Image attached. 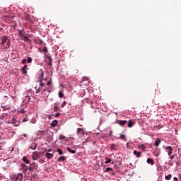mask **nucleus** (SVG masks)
Returning a JSON list of instances; mask_svg holds the SVG:
<instances>
[{
  "mask_svg": "<svg viewBox=\"0 0 181 181\" xmlns=\"http://www.w3.org/2000/svg\"><path fill=\"white\" fill-rule=\"evenodd\" d=\"M32 158H33V160H37V159H39V158H40V153L37 152V151H34L32 153Z\"/></svg>",
  "mask_w": 181,
  "mask_h": 181,
  "instance_id": "f257e3e1",
  "label": "nucleus"
},
{
  "mask_svg": "<svg viewBox=\"0 0 181 181\" xmlns=\"http://www.w3.org/2000/svg\"><path fill=\"white\" fill-rule=\"evenodd\" d=\"M37 168H39V166L37 165L36 163L33 162L30 165L29 170L30 172H33V170H35V169H37Z\"/></svg>",
  "mask_w": 181,
  "mask_h": 181,
  "instance_id": "f03ea898",
  "label": "nucleus"
},
{
  "mask_svg": "<svg viewBox=\"0 0 181 181\" xmlns=\"http://www.w3.org/2000/svg\"><path fill=\"white\" fill-rule=\"evenodd\" d=\"M165 151H166V152H168V156H170V155H171V153H172L173 149L172 148V146H167V147L165 148Z\"/></svg>",
  "mask_w": 181,
  "mask_h": 181,
  "instance_id": "7ed1b4c3",
  "label": "nucleus"
},
{
  "mask_svg": "<svg viewBox=\"0 0 181 181\" xmlns=\"http://www.w3.org/2000/svg\"><path fill=\"white\" fill-rule=\"evenodd\" d=\"M21 169L23 170V172H27L29 170V167H28V165H26L25 163H22Z\"/></svg>",
  "mask_w": 181,
  "mask_h": 181,
  "instance_id": "20e7f679",
  "label": "nucleus"
},
{
  "mask_svg": "<svg viewBox=\"0 0 181 181\" xmlns=\"http://www.w3.org/2000/svg\"><path fill=\"white\" fill-rule=\"evenodd\" d=\"M8 40H8V37L7 36H3L1 37V45H5V43H6Z\"/></svg>",
  "mask_w": 181,
  "mask_h": 181,
  "instance_id": "39448f33",
  "label": "nucleus"
},
{
  "mask_svg": "<svg viewBox=\"0 0 181 181\" xmlns=\"http://www.w3.org/2000/svg\"><path fill=\"white\" fill-rule=\"evenodd\" d=\"M16 177L17 179V181H22V179H23V174L18 173L17 175H16Z\"/></svg>",
  "mask_w": 181,
  "mask_h": 181,
  "instance_id": "423d86ee",
  "label": "nucleus"
},
{
  "mask_svg": "<svg viewBox=\"0 0 181 181\" xmlns=\"http://www.w3.org/2000/svg\"><path fill=\"white\" fill-rule=\"evenodd\" d=\"M133 153H134V154L135 155V156H136L137 158H141V155H142V152H141V151L137 152L136 150H134V151H133Z\"/></svg>",
  "mask_w": 181,
  "mask_h": 181,
  "instance_id": "0eeeda50",
  "label": "nucleus"
},
{
  "mask_svg": "<svg viewBox=\"0 0 181 181\" xmlns=\"http://www.w3.org/2000/svg\"><path fill=\"white\" fill-rule=\"evenodd\" d=\"M26 69H28V65H24V66L21 68L22 74H27L28 71H26Z\"/></svg>",
  "mask_w": 181,
  "mask_h": 181,
  "instance_id": "6e6552de",
  "label": "nucleus"
},
{
  "mask_svg": "<svg viewBox=\"0 0 181 181\" xmlns=\"http://www.w3.org/2000/svg\"><path fill=\"white\" fill-rule=\"evenodd\" d=\"M22 160L25 162V163H27V165H29V163H30V161L29 160V159H28V157L26 156H23L22 158Z\"/></svg>",
  "mask_w": 181,
  "mask_h": 181,
  "instance_id": "1a4fd4ad",
  "label": "nucleus"
},
{
  "mask_svg": "<svg viewBox=\"0 0 181 181\" xmlns=\"http://www.w3.org/2000/svg\"><path fill=\"white\" fill-rule=\"evenodd\" d=\"M16 122V120L15 119V117H13V119L11 120L8 119L6 122V124H15Z\"/></svg>",
  "mask_w": 181,
  "mask_h": 181,
  "instance_id": "9d476101",
  "label": "nucleus"
},
{
  "mask_svg": "<svg viewBox=\"0 0 181 181\" xmlns=\"http://www.w3.org/2000/svg\"><path fill=\"white\" fill-rule=\"evenodd\" d=\"M76 134L79 135L80 134H84V130L82 128H78Z\"/></svg>",
  "mask_w": 181,
  "mask_h": 181,
  "instance_id": "9b49d317",
  "label": "nucleus"
},
{
  "mask_svg": "<svg viewBox=\"0 0 181 181\" xmlns=\"http://www.w3.org/2000/svg\"><path fill=\"white\" fill-rule=\"evenodd\" d=\"M64 160H66V157L64 156H60L57 158L58 162H64Z\"/></svg>",
  "mask_w": 181,
  "mask_h": 181,
  "instance_id": "f8f14e48",
  "label": "nucleus"
},
{
  "mask_svg": "<svg viewBox=\"0 0 181 181\" xmlns=\"http://www.w3.org/2000/svg\"><path fill=\"white\" fill-rule=\"evenodd\" d=\"M147 163L153 165H155V161L152 158H148Z\"/></svg>",
  "mask_w": 181,
  "mask_h": 181,
  "instance_id": "ddd939ff",
  "label": "nucleus"
},
{
  "mask_svg": "<svg viewBox=\"0 0 181 181\" xmlns=\"http://www.w3.org/2000/svg\"><path fill=\"white\" fill-rule=\"evenodd\" d=\"M127 120H119V124L121 127H124L127 124Z\"/></svg>",
  "mask_w": 181,
  "mask_h": 181,
  "instance_id": "4468645a",
  "label": "nucleus"
},
{
  "mask_svg": "<svg viewBox=\"0 0 181 181\" xmlns=\"http://www.w3.org/2000/svg\"><path fill=\"white\" fill-rule=\"evenodd\" d=\"M45 156L47 158V159H52V158H53V154L50 153H46Z\"/></svg>",
  "mask_w": 181,
  "mask_h": 181,
  "instance_id": "2eb2a0df",
  "label": "nucleus"
},
{
  "mask_svg": "<svg viewBox=\"0 0 181 181\" xmlns=\"http://www.w3.org/2000/svg\"><path fill=\"white\" fill-rule=\"evenodd\" d=\"M6 43V46L4 47V49H9L11 47V41L8 40Z\"/></svg>",
  "mask_w": 181,
  "mask_h": 181,
  "instance_id": "dca6fc26",
  "label": "nucleus"
},
{
  "mask_svg": "<svg viewBox=\"0 0 181 181\" xmlns=\"http://www.w3.org/2000/svg\"><path fill=\"white\" fill-rule=\"evenodd\" d=\"M47 59H48V66H52V57L47 56Z\"/></svg>",
  "mask_w": 181,
  "mask_h": 181,
  "instance_id": "f3484780",
  "label": "nucleus"
},
{
  "mask_svg": "<svg viewBox=\"0 0 181 181\" xmlns=\"http://www.w3.org/2000/svg\"><path fill=\"white\" fill-rule=\"evenodd\" d=\"M58 122L57 120L54 119L52 123H51V127H53V128H54V127H56V125H57Z\"/></svg>",
  "mask_w": 181,
  "mask_h": 181,
  "instance_id": "a211bd4d",
  "label": "nucleus"
},
{
  "mask_svg": "<svg viewBox=\"0 0 181 181\" xmlns=\"http://www.w3.org/2000/svg\"><path fill=\"white\" fill-rule=\"evenodd\" d=\"M161 141L159 139H156L155 141V146H159V144H160Z\"/></svg>",
  "mask_w": 181,
  "mask_h": 181,
  "instance_id": "6ab92c4d",
  "label": "nucleus"
},
{
  "mask_svg": "<svg viewBox=\"0 0 181 181\" xmlns=\"http://www.w3.org/2000/svg\"><path fill=\"white\" fill-rule=\"evenodd\" d=\"M134 125V122L131 120L129 121L127 127L128 128H132V126Z\"/></svg>",
  "mask_w": 181,
  "mask_h": 181,
  "instance_id": "aec40b11",
  "label": "nucleus"
},
{
  "mask_svg": "<svg viewBox=\"0 0 181 181\" xmlns=\"http://www.w3.org/2000/svg\"><path fill=\"white\" fill-rule=\"evenodd\" d=\"M36 147H37L36 143H32V144L30 146V149L35 150V149H36Z\"/></svg>",
  "mask_w": 181,
  "mask_h": 181,
  "instance_id": "412c9836",
  "label": "nucleus"
},
{
  "mask_svg": "<svg viewBox=\"0 0 181 181\" xmlns=\"http://www.w3.org/2000/svg\"><path fill=\"white\" fill-rule=\"evenodd\" d=\"M119 139H122V141H127V137L125 136L124 134H121L119 136Z\"/></svg>",
  "mask_w": 181,
  "mask_h": 181,
  "instance_id": "4be33fe9",
  "label": "nucleus"
},
{
  "mask_svg": "<svg viewBox=\"0 0 181 181\" xmlns=\"http://www.w3.org/2000/svg\"><path fill=\"white\" fill-rule=\"evenodd\" d=\"M165 180H170V179H172V174H170L168 175H165Z\"/></svg>",
  "mask_w": 181,
  "mask_h": 181,
  "instance_id": "5701e85b",
  "label": "nucleus"
},
{
  "mask_svg": "<svg viewBox=\"0 0 181 181\" xmlns=\"http://www.w3.org/2000/svg\"><path fill=\"white\" fill-rule=\"evenodd\" d=\"M54 111L55 112H57L59 111V107H57V105H56V103H54Z\"/></svg>",
  "mask_w": 181,
  "mask_h": 181,
  "instance_id": "b1692460",
  "label": "nucleus"
},
{
  "mask_svg": "<svg viewBox=\"0 0 181 181\" xmlns=\"http://www.w3.org/2000/svg\"><path fill=\"white\" fill-rule=\"evenodd\" d=\"M66 149H67L68 152H70L71 153H76V151L71 150L70 148V147H67Z\"/></svg>",
  "mask_w": 181,
  "mask_h": 181,
  "instance_id": "393cba45",
  "label": "nucleus"
},
{
  "mask_svg": "<svg viewBox=\"0 0 181 181\" xmlns=\"http://www.w3.org/2000/svg\"><path fill=\"white\" fill-rule=\"evenodd\" d=\"M23 40H25V42H29V37H28V35H24V37H23Z\"/></svg>",
  "mask_w": 181,
  "mask_h": 181,
  "instance_id": "a878e982",
  "label": "nucleus"
},
{
  "mask_svg": "<svg viewBox=\"0 0 181 181\" xmlns=\"http://www.w3.org/2000/svg\"><path fill=\"white\" fill-rule=\"evenodd\" d=\"M11 181H18L17 178H16V175H13L11 177Z\"/></svg>",
  "mask_w": 181,
  "mask_h": 181,
  "instance_id": "bb28decb",
  "label": "nucleus"
},
{
  "mask_svg": "<svg viewBox=\"0 0 181 181\" xmlns=\"http://www.w3.org/2000/svg\"><path fill=\"white\" fill-rule=\"evenodd\" d=\"M58 95L59 98H63V97H64V94L62 92H59Z\"/></svg>",
  "mask_w": 181,
  "mask_h": 181,
  "instance_id": "cd10ccee",
  "label": "nucleus"
},
{
  "mask_svg": "<svg viewBox=\"0 0 181 181\" xmlns=\"http://www.w3.org/2000/svg\"><path fill=\"white\" fill-rule=\"evenodd\" d=\"M59 139H60V141H63V140L66 139V136H64L63 134H60Z\"/></svg>",
  "mask_w": 181,
  "mask_h": 181,
  "instance_id": "c85d7f7f",
  "label": "nucleus"
},
{
  "mask_svg": "<svg viewBox=\"0 0 181 181\" xmlns=\"http://www.w3.org/2000/svg\"><path fill=\"white\" fill-rule=\"evenodd\" d=\"M18 36H19V37L23 38L25 35V34H23V33L20 32V33H18Z\"/></svg>",
  "mask_w": 181,
  "mask_h": 181,
  "instance_id": "c756f323",
  "label": "nucleus"
},
{
  "mask_svg": "<svg viewBox=\"0 0 181 181\" xmlns=\"http://www.w3.org/2000/svg\"><path fill=\"white\" fill-rule=\"evenodd\" d=\"M105 159H106V161L105 162V163H106V164L110 163V162L112 160L111 158H106Z\"/></svg>",
  "mask_w": 181,
  "mask_h": 181,
  "instance_id": "7c9ffc66",
  "label": "nucleus"
},
{
  "mask_svg": "<svg viewBox=\"0 0 181 181\" xmlns=\"http://www.w3.org/2000/svg\"><path fill=\"white\" fill-rule=\"evenodd\" d=\"M57 151L59 155H63V151H62V149L58 148Z\"/></svg>",
  "mask_w": 181,
  "mask_h": 181,
  "instance_id": "2f4dec72",
  "label": "nucleus"
},
{
  "mask_svg": "<svg viewBox=\"0 0 181 181\" xmlns=\"http://www.w3.org/2000/svg\"><path fill=\"white\" fill-rule=\"evenodd\" d=\"M110 148H111V150L112 151V150L115 149V148H117V146L115 144H112L110 146Z\"/></svg>",
  "mask_w": 181,
  "mask_h": 181,
  "instance_id": "473e14b6",
  "label": "nucleus"
},
{
  "mask_svg": "<svg viewBox=\"0 0 181 181\" xmlns=\"http://www.w3.org/2000/svg\"><path fill=\"white\" fill-rule=\"evenodd\" d=\"M28 63H32V57H29L27 60Z\"/></svg>",
  "mask_w": 181,
  "mask_h": 181,
  "instance_id": "72a5a7b5",
  "label": "nucleus"
},
{
  "mask_svg": "<svg viewBox=\"0 0 181 181\" xmlns=\"http://www.w3.org/2000/svg\"><path fill=\"white\" fill-rule=\"evenodd\" d=\"M25 99L28 100V103H29V101H30V96L27 95V96L25 97Z\"/></svg>",
  "mask_w": 181,
  "mask_h": 181,
  "instance_id": "f704fd0d",
  "label": "nucleus"
},
{
  "mask_svg": "<svg viewBox=\"0 0 181 181\" xmlns=\"http://www.w3.org/2000/svg\"><path fill=\"white\" fill-rule=\"evenodd\" d=\"M66 101H64L62 105H61V107L63 108V107H64L66 105Z\"/></svg>",
  "mask_w": 181,
  "mask_h": 181,
  "instance_id": "c9c22d12",
  "label": "nucleus"
},
{
  "mask_svg": "<svg viewBox=\"0 0 181 181\" xmlns=\"http://www.w3.org/2000/svg\"><path fill=\"white\" fill-rule=\"evenodd\" d=\"M110 170H112V168H107L105 169V172H110Z\"/></svg>",
  "mask_w": 181,
  "mask_h": 181,
  "instance_id": "e433bc0d",
  "label": "nucleus"
},
{
  "mask_svg": "<svg viewBox=\"0 0 181 181\" xmlns=\"http://www.w3.org/2000/svg\"><path fill=\"white\" fill-rule=\"evenodd\" d=\"M52 85V81H48L47 83V86H51Z\"/></svg>",
  "mask_w": 181,
  "mask_h": 181,
  "instance_id": "4c0bfd02",
  "label": "nucleus"
},
{
  "mask_svg": "<svg viewBox=\"0 0 181 181\" xmlns=\"http://www.w3.org/2000/svg\"><path fill=\"white\" fill-rule=\"evenodd\" d=\"M26 62H27V59H23L22 60L23 64H25V63H26Z\"/></svg>",
  "mask_w": 181,
  "mask_h": 181,
  "instance_id": "58836bf2",
  "label": "nucleus"
},
{
  "mask_svg": "<svg viewBox=\"0 0 181 181\" xmlns=\"http://www.w3.org/2000/svg\"><path fill=\"white\" fill-rule=\"evenodd\" d=\"M28 122V118L25 117L24 119H23V122Z\"/></svg>",
  "mask_w": 181,
  "mask_h": 181,
  "instance_id": "ea45409f",
  "label": "nucleus"
},
{
  "mask_svg": "<svg viewBox=\"0 0 181 181\" xmlns=\"http://www.w3.org/2000/svg\"><path fill=\"white\" fill-rule=\"evenodd\" d=\"M140 148H141L142 150L145 149V146H144V144H141L140 146Z\"/></svg>",
  "mask_w": 181,
  "mask_h": 181,
  "instance_id": "a19ab883",
  "label": "nucleus"
},
{
  "mask_svg": "<svg viewBox=\"0 0 181 181\" xmlns=\"http://www.w3.org/2000/svg\"><path fill=\"white\" fill-rule=\"evenodd\" d=\"M20 112H21L22 114H24L25 113V110L22 109Z\"/></svg>",
  "mask_w": 181,
  "mask_h": 181,
  "instance_id": "79ce46f5",
  "label": "nucleus"
},
{
  "mask_svg": "<svg viewBox=\"0 0 181 181\" xmlns=\"http://www.w3.org/2000/svg\"><path fill=\"white\" fill-rule=\"evenodd\" d=\"M59 115H60V113H56V114H55V117H59Z\"/></svg>",
  "mask_w": 181,
  "mask_h": 181,
  "instance_id": "37998d69",
  "label": "nucleus"
},
{
  "mask_svg": "<svg viewBox=\"0 0 181 181\" xmlns=\"http://www.w3.org/2000/svg\"><path fill=\"white\" fill-rule=\"evenodd\" d=\"M170 159H175V155H173L170 157Z\"/></svg>",
  "mask_w": 181,
  "mask_h": 181,
  "instance_id": "c03bdc74",
  "label": "nucleus"
},
{
  "mask_svg": "<svg viewBox=\"0 0 181 181\" xmlns=\"http://www.w3.org/2000/svg\"><path fill=\"white\" fill-rule=\"evenodd\" d=\"M40 86H41V87H43V86H45V83L40 82Z\"/></svg>",
  "mask_w": 181,
  "mask_h": 181,
  "instance_id": "a18cd8bd",
  "label": "nucleus"
},
{
  "mask_svg": "<svg viewBox=\"0 0 181 181\" xmlns=\"http://www.w3.org/2000/svg\"><path fill=\"white\" fill-rule=\"evenodd\" d=\"M174 181H178V180H177V177H174Z\"/></svg>",
  "mask_w": 181,
  "mask_h": 181,
  "instance_id": "49530a36",
  "label": "nucleus"
},
{
  "mask_svg": "<svg viewBox=\"0 0 181 181\" xmlns=\"http://www.w3.org/2000/svg\"><path fill=\"white\" fill-rule=\"evenodd\" d=\"M47 152H52V149H48Z\"/></svg>",
  "mask_w": 181,
  "mask_h": 181,
  "instance_id": "de8ad7c7",
  "label": "nucleus"
},
{
  "mask_svg": "<svg viewBox=\"0 0 181 181\" xmlns=\"http://www.w3.org/2000/svg\"><path fill=\"white\" fill-rule=\"evenodd\" d=\"M111 134H112V131L110 130V135L111 136Z\"/></svg>",
  "mask_w": 181,
  "mask_h": 181,
  "instance_id": "09e8293b",
  "label": "nucleus"
},
{
  "mask_svg": "<svg viewBox=\"0 0 181 181\" xmlns=\"http://www.w3.org/2000/svg\"><path fill=\"white\" fill-rule=\"evenodd\" d=\"M26 19H29V16H26Z\"/></svg>",
  "mask_w": 181,
  "mask_h": 181,
  "instance_id": "8fccbe9b",
  "label": "nucleus"
},
{
  "mask_svg": "<svg viewBox=\"0 0 181 181\" xmlns=\"http://www.w3.org/2000/svg\"><path fill=\"white\" fill-rule=\"evenodd\" d=\"M36 93H39V89L36 91Z\"/></svg>",
  "mask_w": 181,
  "mask_h": 181,
  "instance_id": "3c124183",
  "label": "nucleus"
},
{
  "mask_svg": "<svg viewBox=\"0 0 181 181\" xmlns=\"http://www.w3.org/2000/svg\"><path fill=\"white\" fill-rule=\"evenodd\" d=\"M1 119H2V116H1Z\"/></svg>",
  "mask_w": 181,
  "mask_h": 181,
  "instance_id": "603ef678",
  "label": "nucleus"
},
{
  "mask_svg": "<svg viewBox=\"0 0 181 181\" xmlns=\"http://www.w3.org/2000/svg\"><path fill=\"white\" fill-rule=\"evenodd\" d=\"M24 136H26V134H24Z\"/></svg>",
  "mask_w": 181,
  "mask_h": 181,
  "instance_id": "864d4df0",
  "label": "nucleus"
},
{
  "mask_svg": "<svg viewBox=\"0 0 181 181\" xmlns=\"http://www.w3.org/2000/svg\"><path fill=\"white\" fill-rule=\"evenodd\" d=\"M112 175H114V173H112Z\"/></svg>",
  "mask_w": 181,
  "mask_h": 181,
  "instance_id": "5fc2aeb1",
  "label": "nucleus"
},
{
  "mask_svg": "<svg viewBox=\"0 0 181 181\" xmlns=\"http://www.w3.org/2000/svg\"><path fill=\"white\" fill-rule=\"evenodd\" d=\"M44 91H46V89H45Z\"/></svg>",
  "mask_w": 181,
  "mask_h": 181,
  "instance_id": "6e6d98bb",
  "label": "nucleus"
},
{
  "mask_svg": "<svg viewBox=\"0 0 181 181\" xmlns=\"http://www.w3.org/2000/svg\"><path fill=\"white\" fill-rule=\"evenodd\" d=\"M57 181H60V180H58Z\"/></svg>",
  "mask_w": 181,
  "mask_h": 181,
  "instance_id": "4d7b16f0",
  "label": "nucleus"
}]
</instances>
